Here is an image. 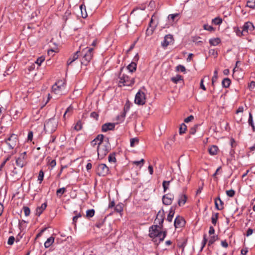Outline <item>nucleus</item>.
<instances>
[{
    "label": "nucleus",
    "instance_id": "11",
    "mask_svg": "<svg viewBox=\"0 0 255 255\" xmlns=\"http://www.w3.org/2000/svg\"><path fill=\"white\" fill-rule=\"evenodd\" d=\"M64 89L63 83L62 81L56 83L52 87V91L56 94H60L61 92Z\"/></svg>",
    "mask_w": 255,
    "mask_h": 255
},
{
    "label": "nucleus",
    "instance_id": "53",
    "mask_svg": "<svg viewBox=\"0 0 255 255\" xmlns=\"http://www.w3.org/2000/svg\"><path fill=\"white\" fill-rule=\"evenodd\" d=\"M179 13H174V14H169L168 16V18L169 19H171L172 20H174V19L179 16Z\"/></svg>",
    "mask_w": 255,
    "mask_h": 255
},
{
    "label": "nucleus",
    "instance_id": "51",
    "mask_svg": "<svg viewBox=\"0 0 255 255\" xmlns=\"http://www.w3.org/2000/svg\"><path fill=\"white\" fill-rule=\"evenodd\" d=\"M138 139L137 138H133L130 139V144L131 147H133L134 146L135 143H138Z\"/></svg>",
    "mask_w": 255,
    "mask_h": 255
},
{
    "label": "nucleus",
    "instance_id": "54",
    "mask_svg": "<svg viewBox=\"0 0 255 255\" xmlns=\"http://www.w3.org/2000/svg\"><path fill=\"white\" fill-rule=\"evenodd\" d=\"M236 34L238 36H241L242 35H245L244 32L243 31V29H240L238 28L236 31Z\"/></svg>",
    "mask_w": 255,
    "mask_h": 255
},
{
    "label": "nucleus",
    "instance_id": "40",
    "mask_svg": "<svg viewBox=\"0 0 255 255\" xmlns=\"http://www.w3.org/2000/svg\"><path fill=\"white\" fill-rule=\"evenodd\" d=\"M44 174L43 171L42 170H41L39 172L38 177V180L39 181L40 183H41L42 180H43Z\"/></svg>",
    "mask_w": 255,
    "mask_h": 255
},
{
    "label": "nucleus",
    "instance_id": "58",
    "mask_svg": "<svg viewBox=\"0 0 255 255\" xmlns=\"http://www.w3.org/2000/svg\"><path fill=\"white\" fill-rule=\"evenodd\" d=\"M207 240L206 239V235H204V237H203V240L202 242V246L201 248V250H202L204 248V247L205 246V245L207 243Z\"/></svg>",
    "mask_w": 255,
    "mask_h": 255
},
{
    "label": "nucleus",
    "instance_id": "13",
    "mask_svg": "<svg viewBox=\"0 0 255 255\" xmlns=\"http://www.w3.org/2000/svg\"><path fill=\"white\" fill-rule=\"evenodd\" d=\"M174 199V195L170 193L164 195L162 197L163 203L165 205H169L172 204Z\"/></svg>",
    "mask_w": 255,
    "mask_h": 255
},
{
    "label": "nucleus",
    "instance_id": "12",
    "mask_svg": "<svg viewBox=\"0 0 255 255\" xmlns=\"http://www.w3.org/2000/svg\"><path fill=\"white\" fill-rule=\"evenodd\" d=\"M173 41H174V39H173V36L172 35H171V34L166 35L164 36L163 41L161 43V46L164 48H166L169 44L172 43Z\"/></svg>",
    "mask_w": 255,
    "mask_h": 255
},
{
    "label": "nucleus",
    "instance_id": "61",
    "mask_svg": "<svg viewBox=\"0 0 255 255\" xmlns=\"http://www.w3.org/2000/svg\"><path fill=\"white\" fill-rule=\"evenodd\" d=\"M209 53L213 55L214 57H217L218 55L217 51L214 49H210L209 50Z\"/></svg>",
    "mask_w": 255,
    "mask_h": 255
},
{
    "label": "nucleus",
    "instance_id": "34",
    "mask_svg": "<svg viewBox=\"0 0 255 255\" xmlns=\"http://www.w3.org/2000/svg\"><path fill=\"white\" fill-rule=\"evenodd\" d=\"M115 210L118 213H121L123 210V204H118L115 206Z\"/></svg>",
    "mask_w": 255,
    "mask_h": 255
},
{
    "label": "nucleus",
    "instance_id": "16",
    "mask_svg": "<svg viewBox=\"0 0 255 255\" xmlns=\"http://www.w3.org/2000/svg\"><path fill=\"white\" fill-rule=\"evenodd\" d=\"M185 223V221L184 219L182 217L178 216L174 220V225L175 228H178L183 227Z\"/></svg>",
    "mask_w": 255,
    "mask_h": 255
},
{
    "label": "nucleus",
    "instance_id": "28",
    "mask_svg": "<svg viewBox=\"0 0 255 255\" xmlns=\"http://www.w3.org/2000/svg\"><path fill=\"white\" fill-rule=\"evenodd\" d=\"M248 123H249V125L252 127L253 131H255V125H254V124L253 122V116H252V114H251V113H249Z\"/></svg>",
    "mask_w": 255,
    "mask_h": 255
},
{
    "label": "nucleus",
    "instance_id": "19",
    "mask_svg": "<svg viewBox=\"0 0 255 255\" xmlns=\"http://www.w3.org/2000/svg\"><path fill=\"white\" fill-rule=\"evenodd\" d=\"M80 51H77L75 53H74L72 58H69L67 61V65H70L72 62H73L75 60L77 59L79 56V53H80Z\"/></svg>",
    "mask_w": 255,
    "mask_h": 255
},
{
    "label": "nucleus",
    "instance_id": "14",
    "mask_svg": "<svg viewBox=\"0 0 255 255\" xmlns=\"http://www.w3.org/2000/svg\"><path fill=\"white\" fill-rule=\"evenodd\" d=\"M105 138L103 134H99L94 139H93L91 142V145L93 147H95L97 145L99 146L103 142V141H104Z\"/></svg>",
    "mask_w": 255,
    "mask_h": 255
},
{
    "label": "nucleus",
    "instance_id": "45",
    "mask_svg": "<svg viewBox=\"0 0 255 255\" xmlns=\"http://www.w3.org/2000/svg\"><path fill=\"white\" fill-rule=\"evenodd\" d=\"M23 210L25 216H28L29 215L30 213V210L29 208H28V207L24 206L23 207Z\"/></svg>",
    "mask_w": 255,
    "mask_h": 255
},
{
    "label": "nucleus",
    "instance_id": "39",
    "mask_svg": "<svg viewBox=\"0 0 255 255\" xmlns=\"http://www.w3.org/2000/svg\"><path fill=\"white\" fill-rule=\"evenodd\" d=\"M108 160L110 162H115L116 159L114 153L110 154L108 156Z\"/></svg>",
    "mask_w": 255,
    "mask_h": 255
},
{
    "label": "nucleus",
    "instance_id": "15",
    "mask_svg": "<svg viewBox=\"0 0 255 255\" xmlns=\"http://www.w3.org/2000/svg\"><path fill=\"white\" fill-rule=\"evenodd\" d=\"M138 60V54H136L133 58V60L134 61L131 62L128 66L127 69L130 72H133L136 69V63L135 61H137Z\"/></svg>",
    "mask_w": 255,
    "mask_h": 255
},
{
    "label": "nucleus",
    "instance_id": "26",
    "mask_svg": "<svg viewBox=\"0 0 255 255\" xmlns=\"http://www.w3.org/2000/svg\"><path fill=\"white\" fill-rule=\"evenodd\" d=\"M221 42V40L219 38H214L209 40V43L211 45L216 46Z\"/></svg>",
    "mask_w": 255,
    "mask_h": 255
},
{
    "label": "nucleus",
    "instance_id": "30",
    "mask_svg": "<svg viewBox=\"0 0 255 255\" xmlns=\"http://www.w3.org/2000/svg\"><path fill=\"white\" fill-rule=\"evenodd\" d=\"M95 215V210L94 209L88 210L86 211V217L88 218L93 217Z\"/></svg>",
    "mask_w": 255,
    "mask_h": 255
},
{
    "label": "nucleus",
    "instance_id": "35",
    "mask_svg": "<svg viewBox=\"0 0 255 255\" xmlns=\"http://www.w3.org/2000/svg\"><path fill=\"white\" fill-rule=\"evenodd\" d=\"M218 213L214 214L212 215L211 218L212 223L214 225H216L217 220L218 219Z\"/></svg>",
    "mask_w": 255,
    "mask_h": 255
},
{
    "label": "nucleus",
    "instance_id": "44",
    "mask_svg": "<svg viewBox=\"0 0 255 255\" xmlns=\"http://www.w3.org/2000/svg\"><path fill=\"white\" fill-rule=\"evenodd\" d=\"M45 58L43 56H41L38 58L35 61V63L37 64L38 66H40L41 63L44 61Z\"/></svg>",
    "mask_w": 255,
    "mask_h": 255
},
{
    "label": "nucleus",
    "instance_id": "6",
    "mask_svg": "<svg viewBox=\"0 0 255 255\" xmlns=\"http://www.w3.org/2000/svg\"><path fill=\"white\" fill-rule=\"evenodd\" d=\"M4 142L8 146L10 149H13L18 144V136L16 134H11Z\"/></svg>",
    "mask_w": 255,
    "mask_h": 255
},
{
    "label": "nucleus",
    "instance_id": "32",
    "mask_svg": "<svg viewBox=\"0 0 255 255\" xmlns=\"http://www.w3.org/2000/svg\"><path fill=\"white\" fill-rule=\"evenodd\" d=\"M247 6L253 9L255 8V0H249L247 3Z\"/></svg>",
    "mask_w": 255,
    "mask_h": 255
},
{
    "label": "nucleus",
    "instance_id": "9",
    "mask_svg": "<svg viewBox=\"0 0 255 255\" xmlns=\"http://www.w3.org/2000/svg\"><path fill=\"white\" fill-rule=\"evenodd\" d=\"M109 172V168L105 164H100L97 168V174L100 176H106Z\"/></svg>",
    "mask_w": 255,
    "mask_h": 255
},
{
    "label": "nucleus",
    "instance_id": "5",
    "mask_svg": "<svg viewBox=\"0 0 255 255\" xmlns=\"http://www.w3.org/2000/svg\"><path fill=\"white\" fill-rule=\"evenodd\" d=\"M119 84H122L123 86H131L134 83V79L130 78L127 74L121 73L119 76Z\"/></svg>",
    "mask_w": 255,
    "mask_h": 255
},
{
    "label": "nucleus",
    "instance_id": "59",
    "mask_svg": "<svg viewBox=\"0 0 255 255\" xmlns=\"http://www.w3.org/2000/svg\"><path fill=\"white\" fill-rule=\"evenodd\" d=\"M194 117L192 115H190V116L188 117L187 118L184 119V122L187 123L188 122L192 121Z\"/></svg>",
    "mask_w": 255,
    "mask_h": 255
},
{
    "label": "nucleus",
    "instance_id": "50",
    "mask_svg": "<svg viewBox=\"0 0 255 255\" xmlns=\"http://www.w3.org/2000/svg\"><path fill=\"white\" fill-rule=\"evenodd\" d=\"M215 204L216 208L218 210H222L224 208L223 206H220L218 204V200L217 198H216L215 200Z\"/></svg>",
    "mask_w": 255,
    "mask_h": 255
},
{
    "label": "nucleus",
    "instance_id": "55",
    "mask_svg": "<svg viewBox=\"0 0 255 255\" xmlns=\"http://www.w3.org/2000/svg\"><path fill=\"white\" fill-rule=\"evenodd\" d=\"M14 240V237L13 236H10L8 239L7 244L9 245H12L13 244Z\"/></svg>",
    "mask_w": 255,
    "mask_h": 255
},
{
    "label": "nucleus",
    "instance_id": "33",
    "mask_svg": "<svg viewBox=\"0 0 255 255\" xmlns=\"http://www.w3.org/2000/svg\"><path fill=\"white\" fill-rule=\"evenodd\" d=\"M218 239V237L217 236H211L209 241L208 242V246H211L212 245L216 240Z\"/></svg>",
    "mask_w": 255,
    "mask_h": 255
},
{
    "label": "nucleus",
    "instance_id": "18",
    "mask_svg": "<svg viewBox=\"0 0 255 255\" xmlns=\"http://www.w3.org/2000/svg\"><path fill=\"white\" fill-rule=\"evenodd\" d=\"M47 207V203L46 202L43 203L41 206L38 207L36 209V215L39 216L43 211L46 209Z\"/></svg>",
    "mask_w": 255,
    "mask_h": 255
},
{
    "label": "nucleus",
    "instance_id": "37",
    "mask_svg": "<svg viewBox=\"0 0 255 255\" xmlns=\"http://www.w3.org/2000/svg\"><path fill=\"white\" fill-rule=\"evenodd\" d=\"M82 124L81 121H78L74 127V129L77 131L80 130L82 129Z\"/></svg>",
    "mask_w": 255,
    "mask_h": 255
},
{
    "label": "nucleus",
    "instance_id": "17",
    "mask_svg": "<svg viewBox=\"0 0 255 255\" xmlns=\"http://www.w3.org/2000/svg\"><path fill=\"white\" fill-rule=\"evenodd\" d=\"M115 124L114 123H107L104 124L102 127V130L103 132H106L110 130H113L114 129Z\"/></svg>",
    "mask_w": 255,
    "mask_h": 255
},
{
    "label": "nucleus",
    "instance_id": "24",
    "mask_svg": "<svg viewBox=\"0 0 255 255\" xmlns=\"http://www.w3.org/2000/svg\"><path fill=\"white\" fill-rule=\"evenodd\" d=\"M54 241V238L53 237H50L48 238L46 241L44 243V247L46 248H49Z\"/></svg>",
    "mask_w": 255,
    "mask_h": 255
},
{
    "label": "nucleus",
    "instance_id": "23",
    "mask_svg": "<svg viewBox=\"0 0 255 255\" xmlns=\"http://www.w3.org/2000/svg\"><path fill=\"white\" fill-rule=\"evenodd\" d=\"M218 148L216 145L211 146L208 149L209 153L212 155H216L217 153Z\"/></svg>",
    "mask_w": 255,
    "mask_h": 255
},
{
    "label": "nucleus",
    "instance_id": "22",
    "mask_svg": "<svg viewBox=\"0 0 255 255\" xmlns=\"http://www.w3.org/2000/svg\"><path fill=\"white\" fill-rule=\"evenodd\" d=\"M187 201V196L185 195H181L178 200V204L179 206L185 204Z\"/></svg>",
    "mask_w": 255,
    "mask_h": 255
},
{
    "label": "nucleus",
    "instance_id": "1",
    "mask_svg": "<svg viewBox=\"0 0 255 255\" xmlns=\"http://www.w3.org/2000/svg\"><path fill=\"white\" fill-rule=\"evenodd\" d=\"M149 237L156 245L162 242L167 235L166 231H161L158 225H152L149 229Z\"/></svg>",
    "mask_w": 255,
    "mask_h": 255
},
{
    "label": "nucleus",
    "instance_id": "64",
    "mask_svg": "<svg viewBox=\"0 0 255 255\" xmlns=\"http://www.w3.org/2000/svg\"><path fill=\"white\" fill-rule=\"evenodd\" d=\"M253 230L251 228H249L248 229V230L247 231L246 236L247 237L250 236V235H251L253 234Z\"/></svg>",
    "mask_w": 255,
    "mask_h": 255
},
{
    "label": "nucleus",
    "instance_id": "62",
    "mask_svg": "<svg viewBox=\"0 0 255 255\" xmlns=\"http://www.w3.org/2000/svg\"><path fill=\"white\" fill-rule=\"evenodd\" d=\"M33 137V132L32 131H29L28 133V136H27V140L28 141H31Z\"/></svg>",
    "mask_w": 255,
    "mask_h": 255
},
{
    "label": "nucleus",
    "instance_id": "29",
    "mask_svg": "<svg viewBox=\"0 0 255 255\" xmlns=\"http://www.w3.org/2000/svg\"><path fill=\"white\" fill-rule=\"evenodd\" d=\"M66 192V188L64 187L58 189L56 191V195L61 198L62 195Z\"/></svg>",
    "mask_w": 255,
    "mask_h": 255
},
{
    "label": "nucleus",
    "instance_id": "60",
    "mask_svg": "<svg viewBox=\"0 0 255 255\" xmlns=\"http://www.w3.org/2000/svg\"><path fill=\"white\" fill-rule=\"evenodd\" d=\"M56 164V162L55 159L52 160L51 161H49V165L52 167L53 168L55 166Z\"/></svg>",
    "mask_w": 255,
    "mask_h": 255
},
{
    "label": "nucleus",
    "instance_id": "42",
    "mask_svg": "<svg viewBox=\"0 0 255 255\" xmlns=\"http://www.w3.org/2000/svg\"><path fill=\"white\" fill-rule=\"evenodd\" d=\"M181 78V76L178 75H176L175 77H172L171 80L175 83H177L178 82H179L180 80L182 79Z\"/></svg>",
    "mask_w": 255,
    "mask_h": 255
},
{
    "label": "nucleus",
    "instance_id": "41",
    "mask_svg": "<svg viewBox=\"0 0 255 255\" xmlns=\"http://www.w3.org/2000/svg\"><path fill=\"white\" fill-rule=\"evenodd\" d=\"M201 38L199 36H194L192 37V41L196 44H200L202 43V41L200 40Z\"/></svg>",
    "mask_w": 255,
    "mask_h": 255
},
{
    "label": "nucleus",
    "instance_id": "27",
    "mask_svg": "<svg viewBox=\"0 0 255 255\" xmlns=\"http://www.w3.org/2000/svg\"><path fill=\"white\" fill-rule=\"evenodd\" d=\"M80 10H81V16L83 18H84L87 17V12H86V6H85V5H83V4L81 5L80 6Z\"/></svg>",
    "mask_w": 255,
    "mask_h": 255
},
{
    "label": "nucleus",
    "instance_id": "21",
    "mask_svg": "<svg viewBox=\"0 0 255 255\" xmlns=\"http://www.w3.org/2000/svg\"><path fill=\"white\" fill-rule=\"evenodd\" d=\"M174 213H175V208H174L173 207H172L170 209L169 214L167 217V220L168 222H172Z\"/></svg>",
    "mask_w": 255,
    "mask_h": 255
},
{
    "label": "nucleus",
    "instance_id": "2",
    "mask_svg": "<svg viewBox=\"0 0 255 255\" xmlns=\"http://www.w3.org/2000/svg\"><path fill=\"white\" fill-rule=\"evenodd\" d=\"M110 149L111 146L109 139L108 137H106L101 145L97 146V150L98 158L101 159L104 158Z\"/></svg>",
    "mask_w": 255,
    "mask_h": 255
},
{
    "label": "nucleus",
    "instance_id": "47",
    "mask_svg": "<svg viewBox=\"0 0 255 255\" xmlns=\"http://www.w3.org/2000/svg\"><path fill=\"white\" fill-rule=\"evenodd\" d=\"M217 76H218V71H217V70H215L214 72V76L212 77V85L213 86H214V82L216 81V80L217 79Z\"/></svg>",
    "mask_w": 255,
    "mask_h": 255
},
{
    "label": "nucleus",
    "instance_id": "10",
    "mask_svg": "<svg viewBox=\"0 0 255 255\" xmlns=\"http://www.w3.org/2000/svg\"><path fill=\"white\" fill-rule=\"evenodd\" d=\"M241 29H243V31L246 35L247 33L253 31L255 27L252 22L249 21L245 23L244 25L241 27Z\"/></svg>",
    "mask_w": 255,
    "mask_h": 255
},
{
    "label": "nucleus",
    "instance_id": "63",
    "mask_svg": "<svg viewBox=\"0 0 255 255\" xmlns=\"http://www.w3.org/2000/svg\"><path fill=\"white\" fill-rule=\"evenodd\" d=\"M221 245L223 247L227 248L228 247V244L226 240L221 242Z\"/></svg>",
    "mask_w": 255,
    "mask_h": 255
},
{
    "label": "nucleus",
    "instance_id": "43",
    "mask_svg": "<svg viewBox=\"0 0 255 255\" xmlns=\"http://www.w3.org/2000/svg\"><path fill=\"white\" fill-rule=\"evenodd\" d=\"M203 28L205 30H208L209 31H212L215 29L212 26L209 25L208 24H204L203 25Z\"/></svg>",
    "mask_w": 255,
    "mask_h": 255
},
{
    "label": "nucleus",
    "instance_id": "20",
    "mask_svg": "<svg viewBox=\"0 0 255 255\" xmlns=\"http://www.w3.org/2000/svg\"><path fill=\"white\" fill-rule=\"evenodd\" d=\"M156 217L157 218V220H160V223H163L164 219V212L163 209H161L158 211Z\"/></svg>",
    "mask_w": 255,
    "mask_h": 255
},
{
    "label": "nucleus",
    "instance_id": "56",
    "mask_svg": "<svg viewBox=\"0 0 255 255\" xmlns=\"http://www.w3.org/2000/svg\"><path fill=\"white\" fill-rule=\"evenodd\" d=\"M144 162V160L143 159H141L140 161H133V164H135L136 165H139L141 163L142 164L141 166H142Z\"/></svg>",
    "mask_w": 255,
    "mask_h": 255
},
{
    "label": "nucleus",
    "instance_id": "31",
    "mask_svg": "<svg viewBox=\"0 0 255 255\" xmlns=\"http://www.w3.org/2000/svg\"><path fill=\"white\" fill-rule=\"evenodd\" d=\"M186 129H187V126H186V125L185 124L182 123L180 125V127L179 128V133L180 134H182L183 133H185V131L186 130Z\"/></svg>",
    "mask_w": 255,
    "mask_h": 255
},
{
    "label": "nucleus",
    "instance_id": "3",
    "mask_svg": "<svg viewBox=\"0 0 255 255\" xmlns=\"http://www.w3.org/2000/svg\"><path fill=\"white\" fill-rule=\"evenodd\" d=\"M93 48H85L82 50L81 53L83 57L81 59V64L82 65H87L91 60L93 55Z\"/></svg>",
    "mask_w": 255,
    "mask_h": 255
},
{
    "label": "nucleus",
    "instance_id": "49",
    "mask_svg": "<svg viewBox=\"0 0 255 255\" xmlns=\"http://www.w3.org/2000/svg\"><path fill=\"white\" fill-rule=\"evenodd\" d=\"M227 195L230 197H233L235 194V192L234 190H230L226 191Z\"/></svg>",
    "mask_w": 255,
    "mask_h": 255
},
{
    "label": "nucleus",
    "instance_id": "8",
    "mask_svg": "<svg viewBox=\"0 0 255 255\" xmlns=\"http://www.w3.org/2000/svg\"><path fill=\"white\" fill-rule=\"evenodd\" d=\"M15 163L18 167L22 168L27 164L26 152L21 153L18 157L15 159Z\"/></svg>",
    "mask_w": 255,
    "mask_h": 255
},
{
    "label": "nucleus",
    "instance_id": "38",
    "mask_svg": "<svg viewBox=\"0 0 255 255\" xmlns=\"http://www.w3.org/2000/svg\"><path fill=\"white\" fill-rule=\"evenodd\" d=\"M212 22L215 25H219L222 22V19L219 17H216L212 19Z\"/></svg>",
    "mask_w": 255,
    "mask_h": 255
},
{
    "label": "nucleus",
    "instance_id": "7",
    "mask_svg": "<svg viewBox=\"0 0 255 255\" xmlns=\"http://www.w3.org/2000/svg\"><path fill=\"white\" fill-rule=\"evenodd\" d=\"M145 94L141 90H139L135 96L134 103L138 105H143L145 103Z\"/></svg>",
    "mask_w": 255,
    "mask_h": 255
},
{
    "label": "nucleus",
    "instance_id": "25",
    "mask_svg": "<svg viewBox=\"0 0 255 255\" xmlns=\"http://www.w3.org/2000/svg\"><path fill=\"white\" fill-rule=\"evenodd\" d=\"M231 83V81L229 78H225L223 80L222 85L223 87L227 88L230 86Z\"/></svg>",
    "mask_w": 255,
    "mask_h": 255
},
{
    "label": "nucleus",
    "instance_id": "48",
    "mask_svg": "<svg viewBox=\"0 0 255 255\" xmlns=\"http://www.w3.org/2000/svg\"><path fill=\"white\" fill-rule=\"evenodd\" d=\"M198 125H195L193 127H192L190 129V131H189L190 134H194L196 132V128L198 127Z\"/></svg>",
    "mask_w": 255,
    "mask_h": 255
},
{
    "label": "nucleus",
    "instance_id": "4",
    "mask_svg": "<svg viewBox=\"0 0 255 255\" xmlns=\"http://www.w3.org/2000/svg\"><path fill=\"white\" fill-rule=\"evenodd\" d=\"M58 122L52 118L47 120L44 124V130L49 133H52L57 128Z\"/></svg>",
    "mask_w": 255,
    "mask_h": 255
},
{
    "label": "nucleus",
    "instance_id": "46",
    "mask_svg": "<svg viewBox=\"0 0 255 255\" xmlns=\"http://www.w3.org/2000/svg\"><path fill=\"white\" fill-rule=\"evenodd\" d=\"M73 107H72V106H70L69 107H68L67 108V109H66V111H65V113H64V115H63V118H66V115L67 113L71 114V113H72V111H73Z\"/></svg>",
    "mask_w": 255,
    "mask_h": 255
},
{
    "label": "nucleus",
    "instance_id": "52",
    "mask_svg": "<svg viewBox=\"0 0 255 255\" xmlns=\"http://www.w3.org/2000/svg\"><path fill=\"white\" fill-rule=\"evenodd\" d=\"M176 70L184 72L186 71L185 67L181 65H179L176 67Z\"/></svg>",
    "mask_w": 255,
    "mask_h": 255
},
{
    "label": "nucleus",
    "instance_id": "36",
    "mask_svg": "<svg viewBox=\"0 0 255 255\" xmlns=\"http://www.w3.org/2000/svg\"><path fill=\"white\" fill-rule=\"evenodd\" d=\"M170 181H164L162 183V186L164 190V192H165L168 189Z\"/></svg>",
    "mask_w": 255,
    "mask_h": 255
},
{
    "label": "nucleus",
    "instance_id": "57",
    "mask_svg": "<svg viewBox=\"0 0 255 255\" xmlns=\"http://www.w3.org/2000/svg\"><path fill=\"white\" fill-rule=\"evenodd\" d=\"M90 117L92 118H94V119L95 120H98V117H99V115L98 114L95 112H92L90 114Z\"/></svg>",
    "mask_w": 255,
    "mask_h": 255
}]
</instances>
